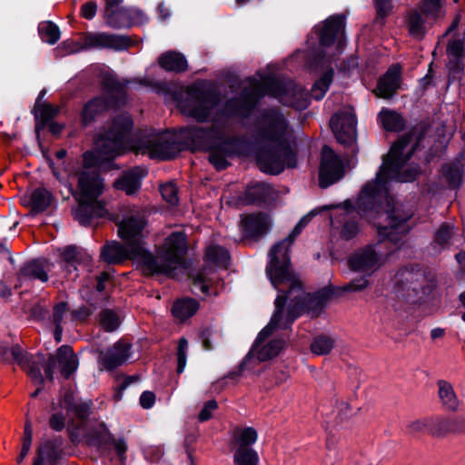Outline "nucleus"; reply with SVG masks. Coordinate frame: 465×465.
I'll use <instances>...</instances> for the list:
<instances>
[{
  "mask_svg": "<svg viewBox=\"0 0 465 465\" xmlns=\"http://www.w3.org/2000/svg\"><path fill=\"white\" fill-rule=\"evenodd\" d=\"M213 417V413L211 409H202L201 412L198 415V420L201 422L209 420Z\"/></svg>",
  "mask_w": 465,
  "mask_h": 465,
  "instance_id": "63",
  "label": "nucleus"
},
{
  "mask_svg": "<svg viewBox=\"0 0 465 465\" xmlns=\"http://www.w3.org/2000/svg\"><path fill=\"white\" fill-rule=\"evenodd\" d=\"M67 303L62 302L54 305L52 314V322L54 327H64L67 320L70 318Z\"/></svg>",
  "mask_w": 465,
  "mask_h": 465,
  "instance_id": "42",
  "label": "nucleus"
},
{
  "mask_svg": "<svg viewBox=\"0 0 465 465\" xmlns=\"http://www.w3.org/2000/svg\"><path fill=\"white\" fill-rule=\"evenodd\" d=\"M352 409H327L324 414L326 422L331 425H339L350 419L353 414Z\"/></svg>",
  "mask_w": 465,
  "mask_h": 465,
  "instance_id": "40",
  "label": "nucleus"
},
{
  "mask_svg": "<svg viewBox=\"0 0 465 465\" xmlns=\"http://www.w3.org/2000/svg\"><path fill=\"white\" fill-rule=\"evenodd\" d=\"M89 414V409H66L68 422H70L75 429H79L84 426Z\"/></svg>",
  "mask_w": 465,
  "mask_h": 465,
  "instance_id": "43",
  "label": "nucleus"
},
{
  "mask_svg": "<svg viewBox=\"0 0 465 465\" xmlns=\"http://www.w3.org/2000/svg\"><path fill=\"white\" fill-rule=\"evenodd\" d=\"M146 213L140 207L128 208L117 223L118 235L124 242L106 244L101 252L104 261L118 263L132 259L144 274H165L173 276V272L183 265V257L187 250L185 234L182 231L173 232L158 249L157 255L151 253L144 238Z\"/></svg>",
  "mask_w": 465,
  "mask_h": 465,
  "instance_id": "4",
  "label": "nucleus"
},
{
  "mask_svg": "<svg viewBox=\"0 0 465 465\" xmlns=\"http://www.w3.org/2000/svg\"><path fill=\"white\" fill-rule=\"evenodd\" d=\"M441 18L440 17V19ZM430 20L437 21L439 18L428 17L421 8L420 10L415 9L411 11L406 22L409 34L413 38L422 39L427 30V25Z\"/></svg>",
  "mask_w": 465,
  "mask_h": 465,
  "instance_id": "24",
  "label": "nucleus"
},
{
  "mask_svg": "<svg viewBox=\"0 0 465 465\" xmlns=\"http://www.w3.org/2000/svg\"><path fill=\"white\" fill-rule=\"evenodd\" d=\"M259 147L256 160L260 170L279 174L297 164L293 130L281 109L262 110L256 122Z\"/></svg>",
  "mask_w": 465,
  "mask_h": 465,
  "instance_id": "5",
  "label": "nucleus"
},
{
  "mask_svg": "<svg viewBox=\"0 0 465 465\" xmlns=\"http://www.w3.org/2000/svg\"><path fill=\"white\" fill-rule=\"evenodd\" d=\"M87 438L90 445L102 447L109 444L110 440H113V435L109 432L104 423H100L97 428L88 432Z\"/></svg>",
  "mask_w": 465,
  "mask_h": 465,
  "instance_id": "35",
  "label": "nucleus"
},
{
  "mask_svg": "<svg viewBox=\"0 0 465 465\" xmlns=\"http://www.w3.org/2000/svg\"><path fill=\"white\" fill-rule=\"evenodd\" d=\"M333 78L330 69L314 83L309 94L305 90L288 80L282 81L268 74L260 79L251 78L239 98L220 104L216 92L206 82H196L185 90V96L178 101V108L186 116L198 122L210 121L212 128L193 126L187 130V137L197 149L210 152L209 160L217 170L227 167V156L232 139L227 136V124L232 117H248L258 100L269 94L281 104L298 110L308 107L311 98L321 100L327 93Z\"/></svg>",
  "mask_w": 465,
  "mask_h": 465,
  "instance_id": "1",
  "label": "nucleus"
},
{
  "mask_svg": "<svg viewBox=\"0 0 465 465\" xmlns=\"http://www.w3.org/2000/svg\"><path fill=\"white\" fill-rule=\"evenodd\" d=\"M50 271V264L46 260L37 259L26 262L20 270L19 281L21 282L39 280L45 282L48 280V272Z\"/></svg>",
  "mask_w": 465,
  "mask_h": 465,
  "instance_id": "21",
  "label": "nucleus"
},
{
  "mask_svg": "<svg viewBox=\"0 0 465 465\" xmlns=\"http://www.w3.org/2000/svg\"><path fill=\"white\" fill-rule=\"evenodd\" d=\"M206 262L217 267L226 268L229 264L228 252L219 245H209L205 252Z\"/></svg>",
  "mask_w": 465,
  "mask_h": 465,
  "instance_id": "32",
  "label": "nucleus"
},
{
  "mask_svg": "<svg viewBox=\"0 0 465 465\" xmlns=\"http://www.w3.org/2000/svg\"><path fill=\"white\" fill-rule=\"evenodd\" d=\"M131 45V40L124 35L104 32L87 33L83 38V45L74 43H63L67 48V53H76L83 49H112L114 51L126 50Z\"/></svg>",
  "mask_w": 465,
  "mask_h": 465,
  "instance_id": "11",
  "label": "nucleus"
},
{
  "mask_svg": "<svg viewBox=\"0 0 465 465\" xmlns=\"http://www.w3.org/2000/svg\"><path fill=\"white\" fill-rule=\"evenodd\" d=\"M50 167L53 171L54 175L57 178V180H59L64 185H67L68 184V177L71 175V173L68 171H65V174L62 173L58 170V167H56V165L53 162L50 163Z\"/></svg>",
  "mask_w": 465,
  "mask_h": 465,
  "instance_id": "59",
  "label": "nucleus"
},
{
  "mask_svg": "<svg viewBox=\"0 0 465 465\" xmlns=\"http://www.w3.org/2000/svg\"><path fill=\"white\" fill-rule=\"evenodd\" d=\"M158 63L166 71L182 72L187 68V61L184 55L175 51H168L163 54Z\"/></svg>",
  "mask_w": 465,
  "mask_h": 465,
  "instance_id": "26",
  "label": "nucleus"
},
{
  "mask_svg": "<svg viewBox=\"0 0 465 465\" xmlns=\"http://www.w3.org/2000/svg\"><path fill=\"white\" fill-rule=\"evenodd\" d=\"M465 429V421L455 417H432L430 436L436 439L446 438L450 434L461 432Z\"/></svg>",
  "mask_w": 465,
  "mask_h": 465,
  "instance_id": "20",
  "label": "nucleus"
},
{
  "mask_svg": "<svg viewBox=\"0 0 465 465\" xmlns=\"http://www.w3.org/2000/svg\"><path fill=\"white\" fill-rule=\"evenodd\" d=\"M378 15L385 17L392 8L391 0H374Z\"/></svg>",
  "mask_w": 465,
  "mask_h": 465,
  "instance_id": "55",
  "label": "nucleus"
},
{
  "mask_svg": "<svg viewBox=\"0 0 465 465\" xmlns=\"http://www.w3.org/2000/svg\"><path fill=\"white\" fill-rule=\"evenodd\" d=\"M465 163L462 156L444 163L440 170V180L450 190H458L463 183Z\"/></svg>",
  "mask_w": 465,
  "mask_h": 465,
  "instance_id": "18",
  "label": "nucleus"
},
{
  "mask_svg": "<svg viewBox=\"0 0 465 465\" xmlns=\"http://www.w3.org/2000/svg\"><path fill=\"white\" fill-rule=\"evenodd\" d=\"M423 273L418 270L403 268L399 270L393 277V292L395 295L408 302L419 301L426 293L421 282Z\"/></svg>",
  "mask_w": 465,
  "mask_h": 465,
  "instance_id": "10",
  "label": "nucleus"
},
{
  "mask_svg": "<svg viewBox=\"0 0 465 465\" xmlns=\"http://www.w3.org/2000/svg\"><path fill=\"white\" fill-rule=\"evenodd\" d=\"M199 309V303L192 298L178 300L174 302L172 312L179 321L183 322L193 316Z\"/></svg>",
  "mask_w": 465,
  "mask_h": 465,
  "instance_id": "28",
  "label": "nucleus"
},
{
  "mask_svg": "<svg viewBox=\"0 0 465 465\" xmlns=\"http://www.w3.org/2000/svg\"><path fill=\"white\" fill-rule=\"evenodd\" d=\"M401 68L398 65H392L386 74L380 79L376 94L381 98H391L400 87Z\"/></svg>",
  "mask_w": 465,
  "mask_h": 465,
  "instance_id": "22",
  "label": "nucleus"
},
{
  "mask_svg": "<svg viewBox=\"0 0 465 465\" xmlns=\"http://www.w3.org/2000/svg\"><path fill=\"white\" fill-rule=\"evenodd\" d=\"M356 124L354 112L351 107H344L331 119V128L341 143L349 144L356 139Z\"/></svg>",
  "mask_w": 465,
  "mask_h": 465,
  "instance_id": "15",
  "label": "nucleus"
},
{
  "mask_svg": "<svg viewBox=\"0 0 465 465\" xmlns=\"http://www.w3.org/2000/svg\"><path fill=\"white\" fill-rule=\"evenodd\" d=\"M110 275L109 272H103L99 277L96 279V286H95V292L97 294H101V292L104 290L105 285L104 282L109 279Z\"/></svg>",
  "mask_w": 465,
  "mask_h": 465,
  "instance_id": "60",
  "label": "nucleus"
},
{
  "mask_svg": "<svg viewBox=\"0 0 465 465\" xmlns=\"http://www.w3.org/2000/svg\"><path fill=\"white\" fill-rule=\"evenodd\" d=\"M108 106L107 102L102 97H96L90 100L84 106L82 111V122L84 125L90 124Z\"/></svg>",
  "mask_w": 465,
  "mask_h": 465,
  "instance_id": "30",
  "label": "nucleus"
},
{
  "mask_svg": "<svg viewBox=\"0 0 465 465\" xmlns=\"http://www.w3.org/2000/svg\"><path fill=\"white\" fill-rule=\"evenodd\" d=\"M160 193L163 200H165L170 205H176L178 203V190L174 183H167L161 185Z\"/></svg>",
  "mask_w": 465,
  "mask_h": 465,
  "instance_id": "48",
  "label": "nucleus"
},
{
  "mask_svg": "<svg viewBox=\"0 0 465 465\" xmlns=\"http://www.w3.org/2000/svg\"><path fill=\"white\" fill-rule=\"evenodd\" d=\"M53 196L49 191L45 188H37L33 191L29 197V204L35 213L45 211L50 206Z\"/></svg>",
  "mask_w": 465,
  "mask_h": 465,
  "instance_id": "31",
  "label": "nucleus"
},
{
  "mask_svg": "<svg viewBox=\"0 0 465 465\" xmlns=\"http://www.w3.org/2000/svg\"><path fill=\"white\" fill-rule=\"evenodd\" d=\"M78 255L76 247L68 246L63 252V259L65 262L64 269L71 273L76 270L75 261Z\"/></svg>",
  "mask_w": 465,
  "mask_h": 465,
  "instance_id": "49",
  "label": "nucleus"
},
{
  "mask_svg": "<svg viewBox=\"0 0 465 465\" xmlns=\"http://www.w3.org/2000/svg\"><path fill=\"white\" fill-rule=\"evenodd\" d=\"M334 341L329 336L321 335L314 339L311 345L312 352L317 355L329 353L333 348Z\"/></svg>",
  "mask_w": 465,
  "mask_h": 465,
  "instance_id": "41",
  "label": "nucleus"
},
{
  "mask_svg": "<svg viewBox=\"0 0 465 465\" xmlns=\"http://www.w3.org/2000/svg\"><path fill=\"white\" fill-rule=\"evenodd\" d=\"M109 444H112L119 456V460L121 463L124 462L125 460V452L127 450V445L123 439H114L113 436V440H110Z\"/></svg>",
  "mask_w": 465,
  "mask_h": 465,
  "instance_id": "53",
  "label": "nucleus"
},
{
  "mask_svg": "<svg viewBox=\"0 0 465 465\" xmlns=\"http://www.w3.org/2000/svg\"><path fill=\"white\" fill-rule=\"evenodd\" d=\"M97 11V5L94 2H88L82 6L81 13L85 19H93Z\"/></svg>",
  "mask_w": 465,
  "mask_h": 465,
  "instance_id": "57",
  "label": "nucleus"
},
{
  "mask_svg": "<svg viewBox=\"0 0 465 465\" xmlns=\"http://www.w3.org/2000/svg\"><path fill=\"white\" fill-rule=\"evenodd\" d=\"M378 117L383 128L387 131H400L404 126L402 117L393 111L383 109L380 112Z\"/></svg>",
  "mask_w": 465,
  "mask_h": 465,
  "instance_id": "33",
  "label": "nucleus"
},
{
  "mask_svg": "<svg viewBox=\"0 0 465 465\" xmlns=\"http://www.w3.org/2000/svg\"><path fill=\"white\" fill-rule=\"evenodd\" d=\"M92 312H93V310L90 308H81L79 310L74 311L72 313V315H73V318L83 320L85 317H87L88 315H90Z\"/></svg>",
  "mask_w": 465,
  "mask_h": 465,
  "instance_id": "61",
  "label": "nucleus"
},
{
  "mask_svg": "<svg viewBox=\"0 0 465 465\" xmlns=\"http://www.w3.org/2000/svg\"><path fill=\"white\" fill-rule=\"evenodd\" d=\"M344 176V163L329 146L322 150V160L319 170V184L327 188Z\"/></svg>",
  "mask_w": 465,
  "mask_h": 465,
  "instance_id": "13",
  "label": "nucleus"
},
{
  "mask_svg": "<svg viewBox=\"0 0 465 465\" xmlns=\"http://www.w3.org/2000/svg\"><path fill=\"white\" fill-rule=\"evenodd\" d=\"M187 351H188V341L186 339L182 338L178 343L177 350V372L181 373L183 371L186 366V359H187Z\"/></svg>",
  "mask_w": 465,
  "mask_h": 465,
  "instance_id": "52",
  "label": "nucleus"
},
{
  "mask_svg": "<svg viewBox=\"0 0 465 465\" xmlns=\"http://www.w3.org/2000/svg\"><path fill=\"white\" fill-rule=\"evenodd\" d=\"M132 128L133 121L128 114L115 116L98 135L95 152L87 151L84 153L83 170L78 173V206L74 211V219L80 224L91 225L93 219L103 217L106 213L104 203L98 201L104 184L93 167L116 158L126 150L161 160L172 159L176 155L178 145L173 134L145 132L133 140Z\"/></svg>",
  "mask_w": 465,
  "mask_h": 465,
  "instance_id": "3",
  "label": "nucleus"
},
{
  "mask_svg": "<svg viewBox=\"0 0 465 465\" xmlns=\"http://www.w3.org/2000/svg\"><path fill=\"white\" fill-rule=\"evenodd\" d=\"M60 407H89L88 403H77L73 392L66 391L64 395V401L60 402Z\"/></svg>",
  "mask_w": 465,
  "mask_h": 465,
  "instance_id": "56",
  "label": "nucleus"
},
{
  "mask_svg": "<svg viewBox=\"0 0 465 465\" xmlns=\"http://www.w3.org/2000/svg\"><path fill=\"white\" fill-rule=\"evenodd\" d=\"M271 187L265 183H255L246 190V198L250 203L263 201L269 194Z\"/></svg>",
  "mask_w": 465,
  "mask_h": 465,
  "instance_id": "38",
  "label": "nucleus"
},
{
  "mask_svg": "<svg viewBox=\"0 0 465 465\" xmlns=\"http://www.w3.org/2000/svg\"><path fill=\"white\" fill-rule=\"evenodd\" d=\"M384 260L376 245L365 246L351 255L348 264L351 271L371 275L383 264Z\"/></svg>",
  "mask_w": 465,
  "mask_h": 465,
  "instance_id": "14",
  "label": "nucleus"
},
{
  "mask_svg": "<svg viewBox=\"0 0 465 465\" xmlns=\"http://www.w3.org/2000/svg\"><path fill=\"white\" fill-rule=\"evenodd\" d=\"M66 418L62 413L53 414L49 420V426L56 431H61L65 425Z\"/></svg>",
  "mask_w": 465,
  "mask_h": 465,
  "instance_id": "54",
  "label": "nucleus"
},
{
  "mask_svg": "<svg viewBox=\"0 0 465 465\" xmlns=\"http://www.w3.org/2000/svg\"><path fill=\"white\" fill-rule=\"evenodd\" d=\"M106 23L114 28L130 26L144 23L147 18L143 12L136 7H123L112 10L105 15Z\"/></svg>",
  "mask_w": 465,
  "mask_h": 465,
  "instance_id": "17",
  "label": "nucleus"
},
{
  "mask_svg": "<svg viewBox=\"0 0 465 465\" xmlns=\"http://www.w3.org/2000/svg\"><path fill=\"white\" fill-rule=\"evenodd\" d=\"M100 323L106 331H114L118 328L120 324V319L118 315L113 311L104 310L101 312Z\"/></svg>",
  "mask_w": 465,
  "mask_h": 465,
  "instance_id": "46",
  "label": "nucleus"
},
{
  "mask_svg": "<svg viewBox=\"0 0 465 465\" xmlns=\"http://www.w3.org/2000/svg\"><path fill=\"white\" fill-rule=\"evenodd\" d=\"M277 290L279 294L274 302L275 311L270 322L259 332L252 350L247 355V361L256 358L259 361H264L276 357L282 350L284 341L272 338V333L276 330L288 328L307 308V302L312 299L310 294H306L304 292L302 298H295V294L290 293V289L285 292L281 289V285Z\"/></svg>",
  "mask_w": 465,
  "mask_h": 465,
  "instance_id": "6",
  "label": "nucleus"
},
{
  "mask_svg": "<svg viewBox=\"0 0 465 465\" xmlns=\"http://www.w3.org/2000/svg\"><path fill=\"white\" fill-rule=\"evenodd\" d=\"M11 355L15 362L27 372L35 384L38 385L44 381L41 368L44 369L45 377L52 380L57 367L60 368L62 375L65 378H68L78 367V360L69 346L60 347L56 355H50L47 361L43 354L27 353L19 345H14L11 348Z\"/></svg>",
  "mask_w": 465,
  "mask_h": 465,
  "instance_id": "7",
  "label": "nucleus"
},
{
  "mask_svg": "<svg viewBox=\"0 0 465 465\" xmlns=\"http://www.w3.org/2000/svg\"><path fill=\"white\" fill-rule=\"evenodd\" d=\"M45 91H41L35 103L34 113L36 119V131L43 128L45 124L50 121L56 114L57 109L51 104H42L41 99L45 96Z\"/></svg>",
  "mask_w": 465,
  "mask_h": 465,
  "instance_id": "27",
  "label": "nucleus"
},
{
  "mask_svg": "<svg viewBox=\"0 0 465 465\" xmlns=\"http://www.w3.org/2000/svg\"><path fill=\"white\" fill-rule=\"evenodd\" d=\"M437 385L438 395L443 405L452 407L459 403L454 389L450 382L444 380H439Z\"/></svg>",
  "mask_w": 465,
  "mask_h": 465,
  "instance_id": "36",
  "label": "nucleus"
},
{
  "mask_svg": "<svg viewBox=\"0 0 465 465\" xmlns=\"http://www.w3.org/2000/svg\"><path fill=\"white\" fill-rule=\"evenodd\" d=\"M432 424V417H426L411 421L407 426L411 434H417L427 431L430 435V426Z\"/></svg>",
  "mask_w": 465,
  "mask_h": 465,
  "instance_id": "47",
  "label": "nucleus"
},
{
  "mask_svg": "<svg viewBox=\"0 0 465 465\" xmlns=\"http://www.w3.org/2000/svg\"><path fill=\"white\" fill-rule=\"evenodd\" d=\"M33 428L31 421L26 419L24 430L22 448L19 456L17 457V463H21L29 452L32 444Z\"/></svg>",
  "mask_w": 465,
  "mask_h": 465,
  "instance_id": "45",
  "label": "nucleus"
},
{
  "mask_svg": "<svg viewBox=\"0 0 465 465\" xmlns=\"http://www.w3.org/2000/svg\"><path fill=\"white\" fill-rule=\"evenodd\" d=\"M258 432L252 427H235L232 431V448H252V445L256 442Z\"/></svg>",
  "mask_w": 465,
  "mask_h": 465,
  "instance_id": "25",
  "label": "nucleus"
},
{
  "mask_svg": "<svg viewBox=\"0 0 465 465\" xmlns=\"http://www.w3.org/2000/svg\"><path fill=\"white\" fill-rule=\"evenodd\" d=\"M321 46L324 49L322 59L330 62L341 54L345 45L344 17L331 15L321 25L315 27Z\"/></svg>",
  "mask_w": 465,
  "mask_h": 465,
  "instance_id": "9",
  "label": "nucleus"
},
{
  "mask_svg": "<svg viewBox=\"0 0 465 465\" xmlns=\"http://www.w3.org/2000/svg\"><path fill=\"white\" fill-rule=\"evenodd\" d=\"M130 350L131 344L120 340L113 346L101 351L98 357L101 370L113 371L123 365L131 358Z\"/></svg>",
  "mask_w": 465,
  "mask_h": 465,
  "instance_id": "16",
  "label": "nucleus"
},
{
  "mask_svg": "<svg viewBox=\"0 0 465 465\" xmlns=\"http://www.w3.org/2000/svg\"><path fill=\"white\" fill-rule=\"evenodd\" d=\"M234 465H258L259 456L253 448H232Z\"/></svg>",
  "mask_w": 465,
  "mask_h": 465,
  "instance_id": "34",
  "label": "nucleus"
},
{
  "mask_svg": "<svg viewBox=\"0 0 465 465\" xmlns=\"http://www.w3.org/2000/svg\"><path fill=\"white\" fill-rule=\"evenodd\" d=\"M445 0H423L421 9L428 17L434 19L443 17Z\"/></svg>",
  "mask_w": 465,
  "mask_h": 465,
  "instance_id": "39",
  "label": "nucleus"
},
{
  "mask_svg": "<svg viewBox=\"0 0 465 465\" xmlns=\"http://www.w3.org/2000/svg\"><path fill=\"white\" fill-rule=\"evenodd\" d=\"M271 223L269 216L262 213L248 215L242 221L245 234L252 238L264 235L270 230Z\"/></svg>",
  "mask_w": 465,
  "mask_h": 465,
  "instance_id": "23",
  "label": "nucleus"
},
{
  "mask_svg": "<svg viewBox=\"0 0 465 465\" xmlns=\"http://www.w3.org/2000/svg\"><path fill=\"white\" fill-rule=\"evenodd\" d=\"M459 24V19H455L447 35H450L447 54L449 58L448 68L450 78L451 80L460 79L463 71V58L465 55V39L464 34H453Z\"/></svg>",
  "mask_w": 465,
  "mask_h": 465,
  "instance_id": "12",
  "label": "nucleus"
},
{
  "mask_svg": "<svg viewBox=\"0 0 465 465\" xmlns=\"http://www.w3.org/2000/svg\"><path fill=\"white\" fill-rule=\"evenodd\" d=\"M219 338V331L212 327L203 329L201 333V340L205 350H212L213 348V342H217Z\"/></svg>",
  "mask_w": 465,
  "mask_h": 465,
  "instance_id": "50",
  "label": "nucleus"
},
{
  "mask_svg": "<svg viewBox=\"0 0 465 465\" xmlns=\"http://www.w3.org/2000/svg\"><path fill=\"white\" fill-rule=\"evenodd\" d=\"M38 32L41 39L49 45L55 44L60 38L58 26L50 21L40 23Z\"/></svg>",
  "mask_w": 465,
  "mask_h": 465,
  "instance_id": "37",
  "label": "nucleus"
},
{
  "mask_svg": "<svg viewBox=\"0 0 465 465\" xmlns=\"http://www.w3.org/2000/svg\"><path fill=\"white\" fill-rule=\"evenodd\" d=\"M454 232L455 227L451 223H442L435 232L432 242L433 248L439 252L448 248Z\"/></svg>",
  "mask_w": 465,
  "mask_h": 465,
  "instance_id": "29",
  "label": "nucleus"
},
{
  "mask_svg": "<svg viewBox=\"0 0 465 465\" xmlns=\"http://www.w3.org/2000/svg\"><path fill=\"white\" fill-rule=\"evenodd\" d=\"M105 1V15L115 10V7L120 5L124 0H104Z\"/></svg>",
  "mask_w": 465,
  "mask_h": 465,
  "instance_id": "62",
  "label": "nucleus"
},
{
  "mask_svg": "<svg viewBox=\"0 0 465 465\" xmlns=\"http://www.w3.org/2000/svg\"><path fill=\"white\" fill-rule=\"evenodd\" d=\"M317 213L316 210H312L303 216L290 235L273 245L269 252L266 274L271 283L275 289H279V285L290 287V293L295 294V298H302L303 289L291 272L289 250L296 236L301 233L302 229Z\"/></svg>",
  "mask_w": 465,
  "mask_h": 465,
  "instance_id": "8",
  "label": "nucleus"
},
{
  "mask_svg": "<svg viewBox=\"0 0 465 465\" xmlns=\"http://www.w3.org/2000/svg\"><path fill=\"white\" fill-rule=\"evenodd\" d=\"M366 274H364L361 277L355 278L351 280L349 283L342 286V291L344 292H359L364 291L366 288H368L370 282L367 279Z\"/></svg>",
  "mask_w": 465,
  "mask_h": 465,
  "instance_id": "51",
  "label": "nucleus"
},
{
  "mask_svg": "<svg viewBox=\"0 0 465 465\" xmlns=\"http://www.w3.org/2000/svg\"><path fill=\"white\" fill-rule=\"evenodd\" d=\"M211 272L212 270L205 267L195 277H193L194 290H199L204 294H209V284L213 281V279L209 277Z\"/></svg>",
  "mask_w": 465,
  "mask_h": 465,
  "instance_id": "44",
  "label": "nucleus"
},
{
  "mask_svg": "<svg viewBox=\"0 0 465 465\" xmlns=\"http://www.w3.org/2000/svg\"><path fill=\"white\" fill-rule=\"evenodd\" d=\"M146 174L147 172L143 167L135 166L124 172L114 182V187L124 191L127 195L134 194L140 190L142 180Z\"/></svg>",
  "mask_w": 465,
  "mask_h": 465,
  "instance_id": "19",
  "label": "nucleus"
},
{
  "mask_svg": "<svg viewBox=\"0 0 465 465\" xmlns=\"http://www.w3.org/2000/svg\"><path fill=\"white\" fill-rule=\"evenodd\" d=\"M155 403V395L150 391H143L140 396L142 407H152Z\"/></svg>",
  "mask_w": 465,
  "mask_h": 465,
  "instance_id": "58",
  "label": "nucleus"
},
{
  "mask_svg": "<svg viewBox=\"0 0 465 465\" xmlns=\"http://www.w3.org/2000/svg\"><path fill=\"white\" fill-rule=\"evenodd\" d=\"M158 12H159L161 19H163V20H165L166 18H168L170 16L169 10L163 5H160L158 6Z\"/></svg>",
  "mask_w": 465,
  "mask_h": 465,
  "instance_id": "64",
  "label": "nucleus"
},
{
  "mask_svg": "<svg viewBox=\"0 0 465 465\" xmlns=\"http://www.w3.org/2000/svg\"><path fill=\"white\" fill-rule=\"evenodd\" d=\"M421 134L413 130L400 138L383 159L374 180L361 190L354 205L347 200L337 206L331 217V227L344 240L354 238L360 232L354 213L377 228L381 240L397 244L410 231L408 221L413 215L409 204L395 201L389 195L391 182L408 183L420 173V167L411 159L418 150Z\"/></svg>",
  "mask_w": 465,
  "mask_h": 465,
  "instance_id": "2",
  "label": "nucleus"
}]
</instances>
